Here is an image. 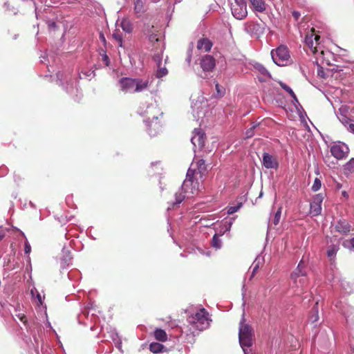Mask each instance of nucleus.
I'll list each match as a JSON object with an SVG mask.
<instances>
[{"instance_id": "nucleus-28", "label": "nucleus", "mask_w": 354, "mask_h": 354, "mask_svg": "<svg viewBox=\"0 0 354 354\" xmlns=\"http://www.w3.org/2000/svg\"><path fill=\"white\" fill-rule=\"evenodd\" d=\"M212 245L216 249H220L221 248L222 242L219 237L217 236V234H214V236H213L212 241Z\"/></svg>"}, {"instance_id": "nucleus-22", "label": "nucleus", "mask_w": 354, "mask_h": 354, "mask_svg": "<svg viewBox=\"0 0 354 354\" xmlns=\"http://www.w3.org/2000/svg\"><path fill=\"white\" fill-rule=\"evenodd\" d=\"M154 336L157 340L161 342H165L167 339V335L166 332L160 328L156 329V330L154 331Z\"/></svg>"}, {"instance_id": "nucleus-26", "label": "nucleus", "mask_w": 354, "mask_h": 354, "mask_svg": "<svg viewBox=\"0 0 354 354\" xmlns=\"http://www.w3.org/2000/svg\"><path fill=\"white\" fill-rule=\"evenodd\" d=\"M120 26L122 28V30L126 32H131L132 30V25L129 20L127 19H123L121 21Z\"/></svg>"}, {"instance_id": "nucleus-6", "label": "nucleus", "mask_w": 354, "mask_h": 354, "mask_svg": "<svg viewBox=\"0 0 354 354\" xmlns=\"http://www.w3.org/2000/svg\"><path fill=\"white\" fill-rule=\"evenodd\" d=\"M192 108L193 115L196 120L201 122H204V118L208 117L209 114V109L207 102L204 100L203 97H202L201 100L193 102Z\"/></svg>"}, {"instance_id": "nucleus-36", "label": "nucleus", "mask_w": 354, "mask_h": 354, "mask_svg": "<svg viewBox=\"0 0 354 354\" xmlns=\"http://www.w3.org/2000/svg\"><path fill=\"white\" fill-rule=\"evenodd\" d=\"M197 165L200 173H203L206 170V165L204 160H199L197 162Z\"/></svg>"}, {"instance_id": "nucleus-41", "label": "nucleus", "mask_w": 354, "mask_h": 354, "mask_svg": "<svg viewBox=\"0 0 354 354\" xmlns=\"http://www.w3.org/2000/svg\"><path fill=\"white\" fill-rule=\"evenodd\" d=\"M232 225V221H225V222H223V228H224L223 233L225 232L229 231L231 228Z\"/></svg>"}, {"instance_id": "nucleus-8", "label": "nucleus", "mask_w": 354, "mask_h": 354, "mask_svg": "<svg viewBox=\"0 0 354 354\" xmlns=\"http://www.w3.org/2000/svg\"><path fill=\"white\" fill-rule=\"evenodd\" d=\"M232 15L239 20L245 19L248 15L247 4L245 0H234L231 3Z\"/></svg>"}, {"instance_id": "nucleus-23", "label": "nucleus", "mask_w": 354, "mask_h": 354, "mask_svg": "<svg viewBox=\"0 0 354 354\" xmlns=\"http://www.w3.org/2000/svg\"><path fill=\"white\" fill-rule=\"evenodd\" d=\"M30 293L32 299L37 300V304L42 306L44 297L41 295L37 290L35 288H33L31 289Z\"/></svg>"}, {"instance_id": "nucleus-4", "label": "nucleus", "mask_w": 354, "mask_h": 354, "mask_svg": "<svg viewBox=\"0 0 354 354\" xmlns=\"http://www.w3.org/2000/svg\"><path fill=\"white\" fill-rule=\"evenodd\" d=\"M188 322L198 330H203L209 326L211 319L205 308H201L187 319Z\"/></svg>"}, {"instance_id": "nucleus-62", "label": "nucleus", "mask_w": 354, "mask_h": 354, "mask_svg": "<svg viewBox=\"0 0 354 354\" xmlns=\"http://www.w3.org/2000/svg\"><path fill=\"white\" fill-rule=\"evenodd\" d=\"M244 354H248V350H245V351H243Z\"/></svg>"}, {"instance_id": "nucleus-17", "label": "nucleus", "mask_w": 354, "mask_h": 354, "mask_svg": "<svg viewBox=\"0 0 354 354\" xmlns=\"http://www.w3.org/2000/svg\"><path fill=\"white\" fill-rule=\"evenodd\" d=\"M249 1L255 12L262 13L266 10L267 4L265 0H249Z\"/></svg>"}, {"instance_id": "nucleus-54", "label": "nucleus", "mask_w": 354, "mask_h": 354, "mask_svg": "<svg viewBox=\"0 0 354 354\" xmlns=\"http://www.w3.org/2000/svg\"><path fill=\"white\" fill-rule=\"evenodd\" d=\"M66 252L68 253V255L63 258V261H64L65 262L69 261L71 259L69 255V252L67 251Z\"/></svg>"}, {"instance_id": "nucleus-3", "label": "nucleus", "mask_w": 354, "mask_h": 354, "mask_svg": "<svg viewBox=\"0 0 354 354\" xmlns=\"http://www.w3.org/2000/svg\"><path fill=\"white\" fill-rule=\"evenodd\" d=\"M160 111L153 105L147 106L146 111L142 113V114L147 117L145 122L148 127V132L151 136H155L160 131L161 125L158 121V115Z\"/></svg>"}, {"instance_id": "nucleus-44", "label": "nucleus", "mask_w": 354, "mask_h": 354, "mask_svg": "<svg viewBox=\"0 0 354 354\" xmlns=\"http://www.w3.org/2000/svg\"><path fill=\"white\" fill-rule=\"evenodd\" d=\"M257 126V124H254L252 125V127L247 130L246 133H245V135H246V137L247 138H250L253 136V129L256 128V127Z\"/></svg>"}, {"instance_id": "nucleus-40", "label": "nucleus", "mask_w": 354, "mask_h": 354, "mask_svg": "<svg viewBox=\"0 0 354 354\" xmlns=\"http://www.w3.org/2000/svg\"><path fill=\"white\" fill-rule=\"evenodd\" d=\"M113 37L118 41V43L119 44L120 46H122V38L121 35L119 32H114L113 34Z\"/></svg>"}, {"instance_id": "nucleus-19", "label": "nucleus", "mask_w": 354, "mask_h": 354, "mask_svg": "<svg viewBox=\"0 0 354 354\" xmlns=\"http://www.w3.org/2000/svg\"><path fill=\"white\" fill-rule=\"evenodd\" d=\"M212 43L207 38H201L197 42V48L204 52H208L211 50Z\"/></svg>"}, {"instance_id": "nucleus-18", "label": "nucleus", "mask_w": 354, "mask_h": 354, "mask_svg": "<svg viewBox=\"0 0 354 354\" xmlns=\"http://www.w3.org/2000/svg\"><path fill=\"white\" fill-rule=\"evenodd\" d=\"M149 82L148 80L135 78V93H140L148 88Z\"/></svg>"}, {"instance_id": "nucleus-2", "label": "nucleus", "mask_w": 354, "mask_h": 354, "mask_svg": "<svg viewBox=\"0 0 354 354\" xmlns=\"http://www.w3.org/2000/svg\"><path fill=\"white\" fill-rule=\"evenodd\" d=\"M320 37L314 34L313 32L308 33L305 37V44L310 48L313 54H317V58L322 59V63H326L327 65H331L330 57L333 55L329 51L321 50L319 53L318 48L319 46Z\"/></svg>"}, {"instance_id": "nucleus-32", "label": "nucleus", "mask_w": 354, "mask_h": 354, "mask_svg": "<svg viewBox=\"0 0 354 354\" xmlns=\"http://www.w3.org/2000/svg\"><path fill=\"white\" fill-rule=\"evenodd\" d=\"M215 86H216L217 96L219 97L223 96L225 93V88L223 87L222 86L219 85V84H218V83L216 84Z\"/></svg>"}, {"instance_id": "nucleus-1", "label": "nucleus", "mask_w": 354, "mask_h": 354, "mask_svg": "<svg viewBox=\"0 0 354 354\" xmlns=\"http://www.w3.org/2000/svg\"><path fill=\"white\" fill-rule=\"evenodd\" d=\"M194 171L189 168L187 171L186 178L182 185L181 192H177L175 194V203L174 205L180 204L184 198H192L195 194H197L198 192V183L194 181Z\"/></svg>"}, {"instance_id": "nucleus-46", "label": "nucleus", "mask_w": 354, "mask_h": 354, "mask_svg": "<svg viewBox=\"0 0 354 354\" xmlns=\"http://www.w3.org/2000/svg\"><path fill=\"white\" fill-rule=\"evenodd\" d=\"M149 39L150 41L153 42L154 41H158V38L156 37V35L155 34H151L149 36Z\"/></svg>"}, {"instance_id": "nucleus-34", "label": "nucleus", "mask_w": 354, "mask_h": 354, "mask_svg": "<svg viewBox=\"0 0 354 354\" xmlns=\"http://www.w3.org/2000/svg\"><path fill=\"white\" fill-rule=\"evenodd\" d=\"M324 200V196L322 194H316L313 199V201L315 204H318L322 206V201Z\"/></svg>"}, {"instance_id": "nucleus-10", "label": "nucleus", "mask_w": 354, "mask_h": 354, "mask_svg": "<svg viewBox=\"0 0 354 354\" xmlns=\"http://www.w3.org/2000/svg\"><path fill=\"white\" fill-rule=\"evenodd\" d=\"M332 155L337 159L346 158L349 152L348 147L344 144L335 145L330 148Z\"/></svg>"}, {"instance_id": "nucleus-7", "label": "nucleus", "mask_w": 354, "mask_h": 354, "mask_svg": "<svg viewBox=\"0 0 354 354\" xmlns=\"http://www.w3.org/2000/svg\"><path fill=\"white\" fill-rule=\"evenodd\" d=\"M273 62L278 66H286L290 62V53L285 46H280L277 49L271 51Z\"/></svg>"}, {"instance_id": "nucleus-53", "label": "nucleus", "mask_w": 354, "mask_h": 354, "mask_svg": "<svg viewBox=\"0 0 354 354\" xmlns=\"http://www.w3.org/2000/svg\"><path fill=\"white\" fill-rule=\"evenodd\" d=\"M342 288L346 290V292H351L352 291V290H348L346 288V281H343L342 282Z\"/></svg>"}, {"instance_id": "nucleus-11", "label": "nucleus", "mask_w": 354, "mask_h": 354, "mask_svg": "<svg viewBox=\"0 0 354 354\" xmlns=\"http://www.w3.org/2000/svg\"><path fill=\"white\" fill-rule=\"evenodd\" d=\"M119 84L121 91L124 93H135V79L123 77L120 80Z\"/></svg>"}, {"instance_id": "nucleus-35", "label": "nucleus", "mask_w": 354, "mask_h": 354, "mask_svg": "<svg viewBox=\"0 0 354 354\" xmlns=\"http://www.w3.org/2000/svg\"><path fill=\"white\" fill-rule=\"evenodd\" d=\"M339 120L346 128L348 127L349 124H351V120L344 115H341V116L339 117Z\"/></svg>"}, {"instance_id": "nucleus-9", "label": "nucleus", "mask_w": 354, "mask_h": 354, "mask_svg": "<svg viewBox=\"0 0 354 354\" xmlns=\"http://www.w3.org/2000/svg\"><path fill=\"white\" fill-rule=\"evenodd\" d=\"M205 140V135L203 130L195 129L193 131V136L191 138V142L193 144L194 147H198L200 150L202 149L204 147Z\"/></svg>"}, {"instance_id": "nucleus-15", "label": "nucleus", "mask_w": 354, "mask_h": 354, "mask_svg": "<svg viewBox=\"0 0 354 354\" xmlns=\"http://www.w3.org/2000/svg\"><path fill=\"white\" fill-rule=\"evenodd\" d=\"M306 276V272L305 270V267L302 262L301 261L297 268L292 272L290 275V279L293 281L294 284H297V279L299 277H303Z\"/></svg>"}, {"instance_id": "nucleus-33", "label": "nucleus", "mask_w": 354, "mask_h": 354, "mask_svg": "<svg viewBox=\"0 0 354 354\" xmlns=\"http://www.w3.org/2000/svg\"><path fill=\"white\" fill-rule=\"evenodd\" d=\"M321 186H322L321 180L319 178H316L315 179L313 185L312 186V190L314 192H317L321 188Z\"/></svg>"}, {"instance_id": "nucleus-58", "label": "nucleus", "mask_w": 354, "mask_h": 354, "mask_svg": "<svg viewBox=\"0 0 354 354\" xmlns=\"http://www.w3.org/2000/svg\"><path fill=\"white\" fill-rule=\"evenodd\" d=\"M342 196L344 197H346V198H348V193L346 192V191H343L342 193Z\"/></svg>"}, {"instance_id": "nucleus-37", "label": "nucleus", "mask_w": 354, "mask_h": 354, "mask_svg": "<svg viewBox=\"0 0 354 354\" xmlns=\"http://www.w3.org/2000/svg\"><path fill=\"white\" fill-rule=\"evenodd\" d=\"M281 207L279 208L277 212L275 213L274 219H273V223L277 225L279 224L280 218H281Z\"/></svg>"}, {"instance_id": "nucleus-50", "label": "nucleus", "mask_w": 354, "mask_h": 354, "mask_svg": "<svg viewBox=\"0 0 354 354\" xmlns=\"http://www.w3.org/2000/svg\"><path fill=\"white\" fill-rule=\"evenodd\" d=\"M17 317L24 323L26 322V317L24 316V315H21V314H19V315H17Z\"/></svg>"}, {"instance_id": "nucleus-38", "label": "nucleus", "mask_w": 354, "mask_h": 354, "mask_svg": "<svg viewBox=\"0 0 354 354\" xmlns=\"http://www.w3.org/2000/svg\"><path fill=\"white\" fill-rule=\"evenodd\" d=\"M264 259L263 257L258 256L255 260L254 261L252 266H257L259 268V266L263 263Z\"/></svg>"}, {"instance_id": "nucleus-21", "label": "nucleus", "mask_w": 354, "mask_h": 354, "mask_svg": "<svg viewBox=\"0 0 354 354\" xmlns=\"http://www.w3.org/2000/svg\"><path fill=\"white\" fill-rule=\"evenodd\" d=\"M145 10L146 9L142 0L134 1V12L138 16H141Z\"/></svg>"}, {"instance_id": "nucleus-39", "label": "nucleus", "mask_w": 354, "mask_h": 354, "mask_svg": "<svg viewBox=\"0 0 354 354\" xmlns=\"http://www.w3.org/2000/svg\"><path fill=\"white\" fill-rule=\"evenodd\" d=\"M279 84L283 89H284L286 91H287L290 94V96L294 95L295 93L293 92V91L292 90L291 88H290L288 86H287L286 84H284L281 82H279Z\"/></svg>"}, {"instance_id": "nucleus-20", "label": "nucleus", "mask_w": 354, "mask_h": 354, "mask_svg": "<svg viewBox=\"0 0 354 354\" xmlns=\"http://www.w3.org/2000/svg\"><path fill=\"white\" fill-rule=\"evenodd\" d=\"M255 69L261 75L259 77L261 81H266L268 79L271 78V75L268 71L261 64H256L254 65Z\"/></svg>"}, {"instance_id": "nucleus-45", "label": "nucleus", "mask_w": 354, "mask_h": 354, "mask_svg": "<svg viewBox=\"0 0 354 354\" xmlns=\"http://www.w3.org/2000/svg\"><path fill=\"white\" fill-rule=\"evenodd\" d=\"M24 246H25V248H24L25 253L26 254H29L30 252V250H31V247H30V244L28 243V242L27 241L25 242V245Z\"/></svg>"}, {"instance_id": "nucleus-42", "label": "nucleus", "mask_w": 354, "mask_h": 354, "mask_svg": "<svg viewBox=\"0 0 354 354\" xmlns=\"http://www.w3.org/2000/svg\"><path fill=\"white\" fill-rule=\"evenodd\" d=\"M239 208H240L239 205L229 207L227 209V214H232L236 212L239 209Z\"/></svg>"}, {"instance_id": "nucleus-27", "label": "nucleus", "mask_w": 354, "mask_h": 354, "mask_svg": "<svg viewBox=\"0 0 354 354\" xmlns=\"http://www.w3.org/2000/svg\"><path fill=\"white\" fill-rule=\"evenodd\" d=\"M338 250L339 246L337 245H332L329 246L327 250V255L330 259V260H332L335 257Z\"/></svg>"}, {"instance_id": "nucleus-61", "label": "nucleus", "mask_w": 354, "mask_h": 354, "mask_svg": "<svg viewBox=\"0 0 354 354\" xmlns=\"http://www.w3.org/2000/svg\"><path fill=\"white\" fill-rule=\"evenodd\" d=\"M3 238V234L0 233V241Z\"/></svg>"}, {"instance_id": "nucleus-14", "label": "nucleus", "mask_w": 354, "mask_h": 354, "mask_svg": "<svg viewBox=\"0 0 354 354\" xmlns=\"http://www.w3.org/2000/svg\"><path fill=\"white\" fill-rule=\"evenodd\" d=\"M153 60L158 65L156 77L157 78H161L166 76L168 73V71L165 66H162V58L160 55H155L153 56Z\"/></svg>"}, {"instance_id": "nucleus-43", "label": "nucleus", "mask_w": 354, "mask_h": 354, "mask_svg": "<svg viewBox=\"0 0 354 354\" xmlns=\"http://www.w3.org/2000/svg\"><path fill=\"white\" fill-rule=\"evenodd\" d=\"M318 319H319L318 311L317 309H313V313L310 317V319L313 322H315L318 320Z\"/></svg>"}, {"instance_id": "nucleus-57", "label": "nucleus", "mask_w": 354, "mask_h": 354, "mask_svg": "<svg viewBox=\"0 0 354 354\" xmlns=\"http://www.w3.org/2000/svg\"><path fill=\"white\" fill-rule=\"evenodd\" d=\"M48 26H49L50 28H54V27H55V22H53V21H52V22H49V24H48Z\"/></svg>"}, {"instance_id": "nucleus-56", "label": "nucleus", "mask_w": 354, "mask_h": 354, "mask_svg": "<svg viewBox=\"0 0 354 354\" xmlns=\"http://www.w3.org/2000/svg\"><path fill=\"white\" fill-rule=\"evenodd\" d=\"M103 60L105 62L106 65L108 66L109 65V57L106 55H104L103 56Z\"/></svg>"}, {"instance_id": "nucleus-59", "label": "nucleus", "mask_w": 354, "mask_h": 354, "mask_svg": "<svg viewBox=\"0 0 354 354\" xmlns=\"http://www.w3.org/2000/svg\"><path fill=\"white\" fill-rule=\"evenodd\" d=\"M100 38L103 41H105V37L102 33H100Z\"/></svg>"}, {"instance_id": "nucleus-51", "label": "nucleus", "mask_w": 354, "mask_h": 354, "mask_svg": "<svg viewBox=\"0 0 354 354\" xmlns=\"http://www.w3.org/2000/svg\"><path fill=\"white\" fill-rule=\"evenodd\" d=\"M292 16L296 20H297L300 17V13L298 11H293Z\"/></svg>"}, {"instance_id": "nucleus-5", "label": "nucleus", "mask_w": 354, "mask_h": 354, "mask_svg": "<svg viewBox=\"0 0 354 354\" xmlns=\"http://www.w3.org/2000/svg\"><path fill=\"white\" fill-rule=\"evenodd\" d=\"M239 339L243 351L248 350L253 344L252 330L249 325L244 323L243 317L239 324Z\"/></svg>"}, {"instance_id": "nucleus-13", "label": "nucleus", "mask_w": 354, "mask_h": 354, "mask_svg": "<svg viewBox=\"0 0 354 354\" xmlns=\"http://www.w3.org/2000/svg\"><path fill=\"white\" fill-rule=\"evenodd\" d=\"M200 64L204 71H211L215 67L216 62L212 55H206L201 58Z\"/></svg>"}, {"instance_id": "nucleus-60", "label": "nucleus", "mask_w": 354, "mask_h": 354, "mask_svg": "<svg viewBox=\"0 0 354 354\" xmlns=\"http://www.w3.org/2000/svg\"><path fill=\"white\" fill-rule=\"evenodd\" d=\"M81 317H82V315H79V317H78V320H79V322H80V323H82V320H81Z\"/></svg>"}, {"instance_id": "nucleus-24", "label": "nucleus", "mask_w": 354, "mask_h": 354, "mask_svg": "<svg viewBox=\"0 0 354 354\" xmlns=\"http://www.w3.org/2000/svg\"><path fill=\"white\" fill-rule=\"evenodd\" d=\"M322 212V206L311 202L310 205V213L312 216H318Z\"/></svg>"}, {"instance_id": "nucleus-63", "label": "nucleus", "mask_w": 354, "mask_h": 354, "mask_svg": "<svg viewBox=\"0 0 354 354\" xmlns=\"http://www.w3.org/2000/svg\"><path fill=\"white\" fill-rule=\"evenodd\" d=\"M88 315H89V313H88V312H87V313H86V316L88 317Z\"/></svg>"}, {"instance_id": "nucleus-29", "label": "nucleus", "mask_w": 354, "mask_h": 354, "mask_svg": "<svg viewBox=\"0 0 354 354\" xmlns=\"http://www.w3.org/2000/svg\"><path fill=\"white\" fill-rule=\"evenodd\" d=\"M112 339L113 341L115 342V346L116 348L120 351L121 352H122V342L121 340L119 339L118 337V335L117 333H115L112 335Z\"/></svg>"}, {"instance_id": "nucleus-12", "label": "nucleus", "mask_w": 354, "mask_h": 354, "mask_svg": "<svg viewBox=\"0 0 354 354\" xmlns=\"http://www.w3.org/2000/svg\"><path fill=\"white\" fill-rule=\"evenodd\" d=\"M262 165L266 169H274L278 168L279 162L276 157L268 153H264L262 158Z\"/></svg>"}, {"instance_id": "nucleus-47", "label": "nucleus", "mask_w": 354, "mask_h": 354, "mask_svg": "<svg viewBox=\"0 0 354 354\" xmlns=\"http://www.w3.org/2000/svg\"><path fill=\"white\" fill-rule=\"evenodd\" d=\"M347 167L349 169H354V158L351 159L348 163Z\"/></svg>"}, {"instance_id": "nucleus-49", "label": "nucleus", "mask_w": 354, "mask_h": 354, "mask_svg": "<svg viewBox=\"0 0 354 354\" xmlns=\"http://www.w3.org/2000/svg\"><path fill=\"white\" fill-rule=\"evenodd\" d=\"M291 97H292L293 100H292V102L293 104L297 106V104H299V101L297 98V96L294 93V95H291Z\"/></svg>"}, {"instance_id": "nucleus-48", "label": "nucleus", "mask_w": 354, "mask_h": 354, "mask_svg": "<svg viewBox=\"0 0 354 354\" xmlns=\"http://www.w3.org/2000/svg\"><path fill=\"white\" fill-rule=\"evenodd\" d=\"M83 74L86 77H91L94 76V71H91V70H89V71L85 72V73H83Z\"/></svg>"}, {"instance_id": "nucleus-31", "label": "nucleus", "mask_w": 354, "mask_h": 354, "mask_svg": "<svg viewBox=\"0 0 354 354\" xmlns=\"http://www.w3.org/2000/svg\"><path fill=\"white\" fill-rule=\"evenodd\" d=\"M307 282H308V279H307L306 276L303 277H301L298 278L297 284H295V285L297 288L301 287L302 288L307 284Z\"/></svg>"}, {"instance_id": "nucleus-52", "label": "nucleus", "mask_w": 354, "mask_h": 354, "mask_svg": "<svg viewBox=\"0 0 354 354\" xmlns=\"http://www.w3.org/2000/svg\"><path fill=\"white\" fill-rule=\"evenodd\" d=\"M347 129L349 131L354 133V124H353V123L349 124L348 127H347Z\"/></svg>"}, {"instance_id": "nucleus-25", "label": "nucleus", "mask_w": 354, "mask_h": 354, "mask_svg": "<svg viewBox=\"0 0 354 354\" xmlns=\"http://www.w3.org/2000/svg\"><path fill=\"white\" fill-rule=\"evenodd\" d=\"M163 348H164L163 345L160 343H158V342H152L149 345V349L153 353H158L162 352Z\"/></svg>"}, {"instance_id": "nucleus-16", "label": "nucleus", "mask_w": 354, "mask_h": 354, "mask_svg": "<svg viewBox=\"0 0 354 354\" xmlns=\"http://www.w3.org/2000/svg\"><path fill=\"white\" fill-rule=\"evenodd\" d=\"M335 230L343 235L351 231V225L346 220H339L334 225Z\"/></svg>"}, {"instance_id": "nucleus-30", "label": "nucleus", "mask_w": 354, "mask_h": 354, "mask_svg": "<svg viewBox=\"0 0 354 354\" xmlns=\"http://www.w3.org/2000/svg\"><path fill=\"white\" fill-rule=\"evenodd\" d=\"M342 245L349 250H354V237L351 240L344 241Z\"/></svg>"}, {"instance_id": "nucleus-55", "label": "nucleus", "mask_w": 354, "mask_h": 354, "mask_svg": "<svg viewBox=\"0 0 354 354\" xmlns=\"http://www.w3.org/2000/svg\"><path fill=\"white\" fill-rule=\"evenodd\" d=\"M252 277H253L255 274V272L258 270L259 268L257 266H252Z\"/></svg>"}]
</instances>
